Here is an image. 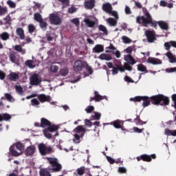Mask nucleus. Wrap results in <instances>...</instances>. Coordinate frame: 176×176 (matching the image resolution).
<instances>
[{"label":"nucleus","mask_w":176,"mask_h":176,"mask_svg":"<svg viewBox=\"0 0 176 176\" xmlns=\"http://www.w3.org/2000/svg\"><path fill=\"white\" fill-rule=\"evenodd\" d=\"M41 126L42 127H47V129L43 130V134L46 138H52V134H50V133H53L58 130V126L57 125H52V124L46 118L41 119ZM49 131L50 133H49Z\"/></svg>","instance_id":"obj_1"},{"label":"nucleus","mask_w":176,"mask_h":176,"mask_svg":"<svg viewBox=\"0 0 176 176\" xmlns=\"http://www.w3.org/2000/svg\"><path fill=\"white\" fill-rule=\"evenodd\" d=\"M144 16H137L136 22L142 24L144 27H148V24L152 23V16L146 9H143Z\"/></svg>","instance_id":"obj_2"},{"label":"nucleus","mask_w":176,"mask_h":176,"mask_svg":"<svg viewBox=\"0 0 176 176\" xmlns=\"http://www.w3.org/2000/svg\"><path fill=\"white\" fill-rule=\"evenodd\" d=\"M150 98L154 105H168L170 102L168 98L163 95H156L151 96Z\"/></svg>","instance_id":"obj_3"},{"label":"nucleus","mask_w":176,"mask_h":176,"mask_svg":"<svg viewBox=\"0 0 176 176\" xmlns=\"http://www.w3.org/2000/svg\"><path fill=\"white\" fill-rule=\"evenodd\" d=\"M23 151H24V146H23V144L20 142L14 143L10 147V152L12 156H21V155H23Z\"/></svg>","instance_id":"obj_4"},{"label":"nucleus","mask_w":176,"mask_h":176,"mask_svg":"<svg viewBox=\"0 0 176 176\" xmlns=\"http://www.w3.org/2000/svg\"><path fill=\"white\" fill-rule=\"evenodd\" d=\"M73 133H74L73 142L75 144H79L80 142V138H82V137L85 135V133H86V129L83 126L80 125L73 130Z\"/></svg>","instance_id":"obj_5"},{"label":"nucleus","mask_w":176,"mask_h":176,"mask_svg":"<svg viewBox=\"0 0 176 176\" xmlns=\"http://www.w3.org/2000/svg\"><path fill=\"white\" fill-rule=\"evenodd\" d=\"M102 10L104 12H106V13H108L109 14H111V16H113L118 20L119 19V15L118 14V12L113 11L112 10V6L109 3H106L102 5Z\"/></svg>","instance_id":"obj_6"},{"label":"nucleus","mask_w":176,"mask_h":176,"mask_svg":"<svg viewBox=\"0 0 176 176\" xmlns=\"http://www.w3.org/2000/svg\"><path fill=\"white\" fill-rule=\"evenodd\" d=\"M130 101H135L136 102H140L144 101L142 103V107H148L151 104V100L148 96H136L135 98H130Z\"/></svg>","instance_id":"obj_7"},{"label":"nucleus","mask_w":176,"mask_h":176,"mask_svg":"<svg viewBox=\"0 0 176 176\" xmlns=\"http://www.w3.org/2000/svg\"><path fill=\"white\" fill-rule=\"evenodd\" d=\"M83 23L89 28H93L96 25V23H97V19L94 16H87L83 19Z\"/></svg>","instance_id":"obj_8"},{"label":"nucleus","mask_w":176,"mask_h":176,"mask_svg":"<svg viewBox=\"0 0 176 176\" xmlns=\"http://www.w3.org/2000/svg\"><path fill=\"white\" fill-rule=\"evenodd\" d=\"M47 161L49 162L50 164H51L52 167L53 168L52 170L54 171H60L61 170V164L58 163V160L57 158H50L47 157Z\"/></svg>","instance_id":"obj_9"},{"label":"nucleus","mask_w":176,"mask_h":176,"mask_svg":"<svg viewBox=\"0 0 176 176\" xmlns=\"http://www.w3.org/2000/svg\"><path fill=\"white\" fill-rule=\"evenodd\" d=\"M38 151L42 155H47L53 152V149L50 146H47L45 144H40L38 146Z\"/></svg>","instance_id":"obj_10"},{"label":"nucleus","mask_w":176,"mask_h":176,"mask_svg":"<svg viewBox=\"0 0 176 176\" xmlns=\"http://www.w3.org/2000/svg\"><path fill=\"white\" fill-rule=\"evenodd\" d=\"M144 35L147 38V41L150 43H152L156 41V36L155 35V31L152 30H146L144 32Z\"/></svg>","instance_id":"obj_11"},{"label":"nucleus","mask_w":176,"mask_h":176,"mask_svg":"<svg viewBox=\"0 0 176 176\" xmlns=\"http://www.w3.org/2000/svg\"><path fill=\"white\" fill-rule=\"evenodd\" d=\"M42 79L41 78V76H39V75L37 74H34L30 76L31 85L38 86V85H40Z\"/></svg>","instance_id":"obj_12"},{"label":"nucleus","mask_w":176,"mask_h":176,"mask_svg":"<svg viewBox=\"0 0 176 176\" xmlns=\"http://www.w3.org/2000/svg\"><path fill=\"white\" fill-rule=\"evenodd\" d=\"M50 20L52 24H54L55 25H58V24L61 23V19L57 14H51L50 15Z\"/></svg>","instance_id":"obj_13"},{"label":"nucleus","mask_w":176,"mask_h":176,"mask_svg":"<svg viewBox=\"0 0 176 176\" xmlns=\"http://www.w3.org/2000/svg\"><path fill=\"white\" fill-rule=\"evenodd\" d=\"M87 65V63L82 62L81 60H76L74 63V69L76 72H80L82 71V68Z\"/></svg>","instance_id":"obj_14"},{"label":"nucleus","mask_w":176,"mask_h":176,"mask_svg":"<svg viewBox=\"0 0 176 176\" xmlns=\"http://www.w3.org/2000/svg\"><path fill=\"white\" fill-rule=\"evenodd\" d=\"M36 152V147L34 145L29 146L25 150V155L26 156H32Z\"/></svg>","instance_id":"obj_15"},{"label":"nucleus","mask_w":176,"mask_h":176,"mask_svg":"<svg viewBox=\"0 0 176 176\" xmlns=\"http://www.w3.org/2000/svg\"><path fill=\"white\" fill-rule=\"evenodd\" d=\"M38 98L41 102H46V101H47L49 102L52 101V98H50L49 96H46L45 94L38 95Z\"/></svg>","instance_id":"obj_16"},{"label":"nucleus","mask_w":176,"mask_h":176,"mask_svg":"<svg viewBox=\"0 0 176 176\" xmlns=\"http://www.w3.org/2000/svg\"><path fill=\"white\" fill-rule=\"evenodd\" d=\"M165 56L168 58L169 63L171 64H174V63H176V57L175 55L173 54L171 52H168L165 54Z\"/></svg>","instance_id":"obj_17"},{"label":"nucleus","mask_w":176,"mask_h":176,"mask_svg":"<svg viewBox=\"0 0 176 176\" xmlns=\"http://www.w3.org/2000/svg\"><path fill=\"white\" fill-rule=\"evenodd\" d=\"M152 159H156V155L152 154L151 155H148L146 154L142 155V160L144 162H151Z\"/></svg>","instance_id":"obj_18"},{"label":"nucleus","mask_w":176,"mask_h":176,"mask_svg":"<svg viewBox=\"0 0 176 176\" xmlns=\"http://www.w3.org/2000/svg\"><path fill=\"white\" fill-rule=\"evenodd\" d=\"M147 63L149 64H153V65H157L159 64H162V61L159 58H148L147 60Z\"/></svg>","instance_id":"obj_19"},{"label":"nucleus","mask_w":176,"mask_h":176,"mask_svg":"<svg viewBox=\"0 0 176 176\" xmlns=\"http://www.w3.org/2000/svg\"><path fill=\"white\" fill-rule=\"evenodd\" d=\"M164 46L165 50H169L171 46H173V47H176V41H170L169 42H166L164 43Z\"/></svg>","instance_id":"obj_20"},{"label":"nucleus","mask_w":176,"mask_h":176,"mask_svg":"<svg viewBox=\"0 0 176 176\" xmlns=\"http://www.w3.org/2000/svg\"><path fill=\"white\" fill-rule=\"evenodd\" d=\"M99 58L100 60H104L105 61H111V60H112V56H111V54L103 53L99 56Z\"/></svg>","instance_id":"obj_21"},{"label":"nucleus","mask_w":176,"mask_h":176,"mask_svg":"<svg viewBox=\"0 0 176 176\" xmlns=\"http://www.w3.org/2000/svg\"><path fill=\"white\" fill-rule=\"evenodd\" d=\"M94 0L86 1L84 3L85 9H93L94 8Z\"/></svg>","instance_id":"obj_22"},{"label":"nucleus","mask_w":176,"mask_h":176,"mask_svg":"<svg viewBox=\"0 0 176 176\" xmlns=\"http://www.w3.org/2000/svg\"><path fill=\"white\" fill-rule=\"evenodd\" d=\"M119 71H120V72H124V67L119 65H118L117 67H113V69L111 71L112 75H116V74H118Z\"/></svg>","instance_id":"obj_23"},{"label":"nucleus","mask_w":176,"mask_h":176,"mask_svg":"<svg viewBox=\"0 0 176 176\" xmlns=\"http://www.w3.org/2000/svg\"><path fill=\"white\" fill-rule=\"evenodd\" d=\"M104 52V46L97 45L93 48V53H102Z\"/></svg>","instance_id":"obj_24"},{"label":"nucleus","mask_w":176,"mask_h":176,"mask_svg":"<svg viewBox=\"0 0 176 176\" xmlns=\"http://www.w3.org/2000/svg\"><path fill=\"white\" fill-rule=\"evenodd\" d=\"M158 25L162 28V30H165V31H167L168 30V24L163 21H160L157 22Z\"/></svg>","instance_id":"obj_25"},{"label":"nucleus","mask_w":176,"mask_h":176,"mask_svg":"<svg viewBox=\"0 0 176 176\" xmlns=\"http://www.w3.org/2000/svg\"><path fill=\"white\" fill-rule=\"evenodd\" d=\"M115 127V129H122V124H123V122L120 120H117L111 123Z\"/></svg>","instance_id":"obj_26"},{"label":"nucleus","mask_w":176,"mask_h":176,"mask_svg":"<svg viewBox=\"0 0 176 176\" xmlns=\"http://www.w3.org/2000/svg\"><path fill=\"white\" fill-rule=\"evenodd\" d=\"M106 21L109 25H110V27H116V24L118 23V21L113 18H109L106 20Z\"/></svg>","instance_id":"obj_27"},{"label":"nucleus","mask_w":176,"mask_h":176,"mask_svg":"<svg viewBox=\"0 0 176 176\" xmlns=\"http://www.w3.org/2000/svg\"><path fill=\"white\" fill-rule=\"evenodd\" d=\"M12 119V116L8 113L0 114V122L3 120H10Z\"/></svg>","instance_id":"obj_28"},{"label":"nucleus","mask_w":176,"mask_h":176,"mask_svg":"<svg viewBox=\"0 0 176 176\" xmlns=\"http://www.w3.org/2000/svg\"><path fill=\"white\" fill-rule=\"evenodd\" d=\"M164 134H165V135H168V136L172 135L173 137H175L176 136V130H170L168 129H166L164 131Z\"/></svg>","instance_id":"obj_29"},{"label":"nucleus","mask_w":176,"mask_h":176,"mask_svg":"<svg viewBox=\"0 0 176 176\" xmlns=\"http://www.w3.org/2000/svg\"><path fill=\"white\" fill-rule=\"evenodd\" d=\"M124 60L129 64H132V65L135 64V61L134 60V58H132L131 55H125Z\"/></svg>","instance_id":"obj_30"},{"label":"nucleus","mask_w":176,"mask_h":176,"mask_svg":"<svg viewBox=\"0 0 176 176\" xmlns=\"http://www.w3.org/2000/svg\"><path fill=\"white\" fill-rule=\"evenodd\" d=\"M9 78L11 80L16 82L19 79V73L12 72L10 74Z\"/></svg>","instance_id":"obj_31"},{"label":"nucleus","mask_w":176,"mask_h":176,"mask_svg":"<svg viewBox=\"0 0 176 176\" xmlns=\"http://www.w3.org/2000/svg\"><path fill=\"white\" fill-rule=\"evenodd\" d=\"M15 90L17 93V94H19L20 96H23V94L24 93V89H23V87L21 85H15Z\"/></svg>","instance_id":"obj_32"},{"label":"nucleus","mask_w":176,"mask_h":176,"mask_svg":"<svg viewBox=\"0 0 176 176\" xmlns=\"http://www.w3.org/2000/svg\"><path fill=\"white\" fill-rule=\"evenodd\" d=\"M99 31H101L104 35H108V29L104 25H99L98 27Z\"/></svg>","instance_id":"obj_33"},{"label":"nucleus","mask_w":176,"mask_h":176,"mask_svg":"<svg viewBox=\"0 0 176 176\" xmlns=\"http://www.w3.org/2000/svg\"><path fill=\"white\" fill-rule=\"evenodd\" d=\"M56 2H60L63 7L69 5V0H54V5H56Z\"/></svg>","instance_id":"obj_34"},{"label":"nucleus","mask_w":176,"mask_h":176,"mask_svg":"<svg viewBox=\"0 0 176 176\" xmlns=\"http://www.w3.org/2000/svg\"><path fill=\"white\" fill-rule=\"evenodd\" d=\"M104 98H107V96H102L101 95L98 94V91H95V97L94 100L95 101H101V100H104Z\"/></svg>","instance_id":"obj_35"},{"label":"nucleus","mask_w":176,"mask_h":176,"mask_svg":"<svg viewBox=\"0 0 176 176\" xmlns=\"http://www.w3.org/2000/svg\"><path fill=\"white\" fill-rule=\"evenodd\" d=\"M16 34L20 36L21 39H24V30L21 28L16 29Z\"/></svg>","instance_id":"obj_36"},{"label":"nucleus","mask_w":176,"mask_h":176,"mask_svg":"<svg viewBox=\"0 0 176 176\" xmlns=\"http://www.w3.org/2000/svg\"><path fill=\"white\" fill-rule=\"evenodd\" d=\"M14 50H16V52L21 53V54H25V50L23 49L21 45H15Z\"/></svg>","instance_id":"obj_37"},{"label":"nucleus","mask_w":176,"mask_h":176,"mask_svg":"<svg viewBox=\"0 0 176 176\" xmlns=\"http://www.w3.org/2000/svg\"><path fill=\"white\" fill-rule=\"evenodd\" d=\"M10 36V35L9 34V33L6 32H4L1 34V38L2 39V41H8Z\"/></svg>","instance_id":"obj_38"},{"label":"nucleus","mask_w":176,"mask_h":176,"mask_svg":"<svg viewBox=\"0 0 176 176\" xmlns=\"http://www.w3.org/2000/svg\"><path fill=\"white\" fill-rule=\"evenodd\" d=\"M40 175L41 176H52L50 173H49V171H47V170L46 169H41L40 170Z\"/></svg>","instance_id":"obj_39"},{"label":"nucleus","mask_w":176,"mask_h":176,"mask_svg":"<svg viewBox=\"0 0 176 176\" xmlns=\"http://www.w3.org/2000/svg\"><path fill=\"white\" fill-rule=\"evenodd\" d=\"M25 64L29 68H35V63H34L33 60H28L25 62Z\"/></svg>","instance_id":"obj_40"},{"label":"nucleus","mask_w":176,"mask_h":176,"mask_svg":"<svg viewBox=\"0 0 176 176\" xmlns=\"http://www.w3.org/2000/svg\"><path fill=\"white\" fill-rule=\"evenodd\" d=\"M86 65V69L88 72V74L84 75V78H86V76H89V75H91V74H93V70L91 69V67L89 65H87V63Z\"/></svg>","instance_id":"obj_41"},{"label":"nucleus","mask_w":176,"mask_h":176,"mask_svg":"<svg viewBox=\"0 0 176 176\" xmlns=\"http://www.w3.org/2000/svg\"><path fill=\"white\" fill-rule=\"evenodd\" d=\"M50 70L53 74H56V72H57V71H58V66H57V65H52L50 66Z\"/></svg>","instance_id":"obj_42"},{"label":"nucleus","mask_w":176,"mask_h":176,"mask_svg":"<svg viewBox=\"0 0 176 176\" xmlns=\"http://www.w3.org/2000/svg\"><path fill=\"white\" fill-rule=\"evenodd\" d=\"M138 70L140 72H146V67L144 66L142 64H140L138 65Z\"/></svg>","instance_id":"obj_43"},{"label":"nucleus","mask_w":176,"mask_h":176,"mask_svg":"<svg viewBox=\"0 0 176 176\" xmlns=\"http://www.w3.org/2000/svg\"><path fill=\"white\" fill-rule=\"evenodd\" d=\"M34 20H36V21H38V23H41L42 20V16L40 15L39 13H35L34 14Z\"/></svg>","instance_id":"obj_44"},{"label":"nucleus","mask_w":176,"mask_h":176,"mask_svg":"<svg viewBox=\"0 0 176 176\" xmlns=\"http://www.w3.org/2000/svg\"><path fill=\"white\" fill-rule=\"evenodd\" d=\"M93 118L95 120H100V119H101V113L97 111H94Z\"/></svg>","instance_id":"obj_45"},{"label":"nucleus","mask_w":176,"mask_h":176,"mask_svg":"<svg viewBox=\"0 0 176 176\" xmlns=\"http://www.w3.org/2000/svg\"><path fill=\"white\" fill-rule=\"evenodd\" d=\"M116 48L113 45H111L109 47H106V53H113Z\"/></svg>","instance_id":"obj_46"},{"label":"nucleus","mask_w":176,"mask_h":176,"mask_svg":"<svg viewBox=\"0 0 176 176\" xmlns=\"http://www.w3.org/2000/svg\"><path fill=\"white\" fill-rule=\"evenodd\" d=\"M122 41L123 42V43H131V40L130 39V38H129L126 36H123L122 37Z\"/></svg>","instance_id":"obj_47"},{"label":"nucleus","mask_w":176,"mask_h":176,"mask_svg":"<svg viewBox=\"0 0 176 176\" xmlns=\"http://www.w3.org/2000/svg\"><path fill=\"white\" fill-rule=\"evenodd\" d=\"M7 4L8 5V6L10 8H11L12 9H14L16 8V3H14V1H12V0H8L7 1Z\"/></svg>","instance_id":"obj_48"},{"label":"nucleus","mask_w":176,"mask_h":176,"mask_svg":"<svg viewBox=\"0 0 176 176\" xmlns=\"http://www.w3.org/2000/svg\"><path fill=\"white\" fill-rule=\"evenodd\" d=\"M7 13H8V8H2V6H0V16H3Z\"/></svg>","instance_id":"obj_49"},{"label":"nucleus","mask_w":176,"mask_h":176,"mask_svg":"<svg viewBox=\"0 0 176 176\" xmlns=\"http://www.w3.org/2000/svg\"><path fill=\"white\" fill-rule=\"evenodd\" d=\"M85 166H82L79 168L77 169V173L78 174V175H83L85 174Z\"/></svg>","instance_id":"obj_50"},{"label":"nucleus","mask_w":176,"mask_h":176,"mask_svg":"<svg viewBox=\"0 0 176 176\" xmlns=\"http://www.w3.org/2000/svg\"><path fill=\"white\" fill-rule=\"evenodd\" d=\"M94 111V106H87L85 109V111L87 113H91Z\"/></svg>","instance_id":"obj_51"},{"label":"nucleus","mask_w":176,"mask_h":176,"mask_svg":"<svg viewBox=\"0 0 176 176\" xmlns=\"http://www.w3.org/2000/svg\"><path fill=\"white\" fill-rule=\"evenodd\" d=\"M124 80L125 82H127L128 83H134V80L130 78V76H126L124 78Z\"/></svg>","instance_id":"obj_52"},{"label":"nucleus","mask_w":176,"mask_h":176,"mask_svg":"<svg viewBox=\"0 0 176 176\" xmlns=\"http://www.w3.org/2000/svg\"><path fill=\"white\" fill-rule=\"evenodd\" d=\"M31 104L33 107H38L39 104V100H38V99H33L31 100Z\"/></svg>","instance_id":"obj_53"},{"label":"nucleus","mask_w":176,"mask_h":176,"mask_svg":"<svg viewBox=\"0 0 176 176\" xmlns=\"http://www.w3.org/2000/svg\"><path fill=\"white\" fill-rule=\"evenodd\" d=\"M60 74L62 76H67V75H68V69H63L60 70Z\"/></svg>","instance_id":"obj_54"},{"label":"nucleus","mask_w":176,"mask_h":176,"mask_svg":"<svg viewBox=\"0 0 176 176\" xmlns=\"http://www.w3.org/2000/svg\"><path fill=\"white\" fill-rule=\"evenodd\" d=\"M5 97L8 100V101H14V98H13L12 95L9 94H5Z\"/></svg>","instance_id":"obj_55"},{"label":"nucleus","mask_w":176,"mask_h":176,"mask_svg":"<svg viewBox=\"0 0 176 176\" xmlns=\"http://www.w3.org/2000/svg\"><path fill=\"white\" fill-rule=\"evenodd\" d=\"M40 26L43 30H46V27H47V23L43 21L40 22Z\"/></svg>","instance_id":"obj_56"},{"label":"nucleus","mask_w":176,"mask_h":176,"mask_svg":"<svg viewBox=\"0 0 176 176\" xmlns=\"http://www.w3.org/2000/svg\"><path fill=\"white\" fill-rule=\"evenodd\" d=\"M71 22L73 23V24H75V25H76V27H78L80 24L79 19H78V18L72 19Z\"/></svg>","instance_id":"obj_57"},{"label":"nucleus","mask_w":176,"mask_h":176,"mask_svg":"<svg viewBox=\"0 0 176 176\" xmlns=\"http://www.w3.org/2000/svg\"><path fill=\"white\" fill-rule=\"evenodd\" d=\"M124 12L126 14H131V9L127 6H125Z\"/></svg>","instance_id":"obj_58"},{"label":"nucleus","mask_w":176,"mask_h":176,"mask_svg":"<svg viewBox=\"0 0 176 176\" xmlns=\"http://www.w3.org/2000/svg\"><path fill=\"white\" fill-rule=\"evenodd\" d=\"M10 60L12 63H16V55L14 54H11L10 55Z\"/></svg>","instance_id":"obj_59"},{"label":"nucleus","mask_w":176,"mask_h":176,"mask_svg":"<svg viewBox=\"0 0 176 176\" xmlns=\"http://www.w3.org/2000/svg\"><path fill=\"white\" fill-rule=\"evenodd\" d=\"M28 31L29 32H34L35 31V26H34L32 24L29 25Z\"/></svg>","instance_id":"obj_60"},{"label":"nucleus","mask_w":176,"mask_h":176,"mask_svg":"<svg viewBox=\"0 0 176 176\" xmlns=\"http://www.w3.org/2000/svg\"><path fill=\"white\" fill-rule=\"evenodd\" d=\"M77 10L78 9H76L75 7H71L68 9L69 13H75V12H76Z\"/></svg>","instance_id":"obj_61"},{"label":"nucleus","mask_w":176,"mask_h":176,"mask_svg":"<svg viewBox=\"0 0 176 176\" xmlns=\"http://www.w3.org/2000/svg\"><path fill=\"white\" fill-rule=\"evenodd\" d=\"M85 126H87L88 127H91L92 124H91V122H90V120L85 119Z\"/></svg>","instance_id":"obj_62"},{"label":"nucleus","mask_w":176,"mask_h":176,"mask_svg":"<svg viewBox=\"0 0 176 176\" xmlns=\"http://www.w3.org/2000/svg\"><path fill=\"white\" fill-rule=\"evenodd\" d=\"M118 173H126V168L124 167H120L118 168Z\"/></svg>","instance_id":"obj_63"},{"label":"nucleus","mask_w":176,"mask_h":176,"mask_svg":"<svg viewBox=\"0 0 176 176\" xmlns=\"http://www.w3.org/2000/svg\"><path fill=\"white\" fill-rule=\"evenodd\" d=\"M166 72H176V67H170L166 69Z\"/></svg>","instance_id":"obj_64"}]
</instances>
